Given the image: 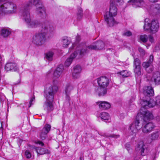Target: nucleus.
I'll return each instance as SVG.
<instances>
[{"mask_svg": "<svg viewBox=\"0 0 160 160\" xmlns=\"http://www.w3.org/2000/svg\"><path fill=\"white\" fill-rule=\"evenodd\" d=\"M55 29L52 25L46 21L42 24L40 32L36 33L33 37L32 42L36 45L41 46L44 44L47 33L52 34L54 32Z\"/></svg>", "mask_w": 160, "mask_h": 160, "instance_id": "1", "label": "nucleus"}, {"mask_svg": "<svg viewBox=\"0 0 160 160\" xmlns=\"http://www.w3.org/2000/svg\"><path fill=\"white\" fill-rule=\"evenodd\" d=\"M99 87L95 89L96 92L99 96H103L107 93V87L108 86L110 80L107 77L102 76L97 79Z\"/></svg>", "mask_w": 160, "mask_h": 160, "instance_id": "2", "label": "nucleus"}, {"mask_svg": "<svg viewBox=\"0 0 160 160\" xmlns=\"http://www.w3.org/2000/svg\"><path fill=\"white\" fill-rule=\"evenodd\" d=\"M117 9L116 6L112 3H111L109 12H107L104 15L105 20L109 26H112L116 23L113 17L117 15Z\"/></svg>", "mask_w": 160, "mask_h": 160, "instance_id": "3", "label": "nucleus"}, {"mask_svg": "<svg viewBox=\"0 0 160 160\" xmlns=\"http://www.w3.org/2000/svg\"><path fill=\"white\" fill-rule=\"evenodd\" d=\"M149 19L147 18L145 20L143 28L145 31H149L152 33L157 32L159 28V23L158 20L154 19L151 22H148Z\"/></svg>", "mask_w": 160, "mask_h": 160, "instance_id": "4", "label": "nucleus"}, {"mask_svg": "<svg viewBox=\"0 0 160 160\" xmlns=\"http://www.w3.org/2000/svg\"><path fill=\"white\" fill-rule=\"evenodd\" d=\"M17 7L14 3L8 2L0 6V17L5 13H12L15 12Z\"/></svg>", "mask_w": 160, "mask_h": 160, "instance_id": "5", "label": "nucleus"}, {"mask_svg": "<svg viewBox=\"0 0 160 160\" xmlns=\"http://www.w3.org/2000/svg\"><path fill=\"white\" fill-rule=\"evenodd\" d=\"M57 82V81H53V85L44 91V95L46 99V101L53 102L54 95L58 90Z\"/></svg>", "mask_w": 160, "mask_h": 160, "instance_id": "6", "label": "nucleus"}, {"mask_svg": "<svg viewBox=\"0 0 160 160\" xmlns=\"http://www.w3.org/2000/svg\"><path fill=\"white\" fill-rule=\"evenodd\" d=\"M26 7H23L22 8V16L23 19L27 23L29 28H35L37 27L38 24V23L37 21H31V18L29 12L27 11V8Z\"/></svg>", "mask_w": 160, "mask_h": 160, "instance_id": "7", "label": "nucleus"}, {"mask_svg": "<svg viewBox=\"0 0 160 160\" xmlns=\"http://www.w3.org/2000/svg\"><path fill=\"white\" fill-rule=\"evenodd\" d=\"M140 103L142 106L146 107L152 108L155 106L160 107V96H158L154 99H150L149 101L143 99Z\"/></svg>", "mask_w": 160, "mask_h": 160, "instance_id": "8", "label": "nucleus"}, {"mask_svg": "<svg viewBox=\"0 0 160 160\" xmlns=\"http://www.w3.org/2000/svg\"><path fill=\"white\" fill-rule=\"evenodd\" d=\"M76 46H77V50L74 52H76L77 56L78 55V58L82 57L89 51L87 46L84 44L78 45L74 43L72 46V48H74Z\"/></svg>", "mask_w": 160, "mask_h": 160, "instance_id": "9", "label": "nucleus"}, {"mask_svg": "<svg viewBox=\"0 0 160 160\" xmlns=\"http://www.w3.org/2000/svg\"><path fill=\"white\" fill-rule=\"evenodd\" d=\"M141 106L142 107L140 110V113L142 115L143 121L146 122L152 119L153 116L152 113L146 109L149 107H146L142 105Z\"/></svg>", "mask_w": 160, "mask_h": 160, "instance_id": "10", "label": "nucleus"}, {"mask_svg": "<svg viewBox=\"0 0 160 160\" xmlns=\"http://www.w3.org/2000/svg\"><path fill=\"white\" fill-rule=\"evenodd\" d=\"M141 128L142 127L140 124L139 121L136 120L130 125L128 129L131 134L133 135H135Z\"/></svg>", "mask_w": 160, "mask_h": 160, "instance_id": "11", "label": "nucleus"}, {"mask_svg": "<svg viewBox=\"0 0 160 160\" xmlns=\"http://www.w3.org/2000/svg\"><path fill=\"white\" fill-rule=\"evenodd\" d=\"M143 93L144 96L141 101L143 99L147 100L148 98L153 95L154 92L151 86H145L143 88Z\"/></svg>", "mask_w": 160, "mask_h": 160, "instance_id": "12", "label": "nucleus"}, {"mask_svg": "<svg viewBox=\"0 0 160 160\" xmlns=\"http://www.w3.org/2000/svg\"><path fill=\"white\" fill-rule=\"evenodd\" d=\"M154 128V125L151 122L144 124L142 126V131L144 133L147 134L150 132Z\"/></svg>", "mask_w": 160, "mask_h": 160, "instance_id": "13", "label": "nucleus"}, {"mask_svg": "<svg viewBox=\"0 0 160 160\" xmlns=\"http://www.w3.org/2000/svg\"><path fill=\"white\" fill-rule=\"evenodd\" d=\"M44 110L48 114L52 112L54 108L52 102L46 101L43 106Z\"/></svg>", "mask_w": 160, "mask_h": 160, "instance_id": "14", "label": "nucleus"}, {"mask_svg": "<svg viewBox=\"0 0 160 160\" xmlns=\"http://www.w3.org/2000/svg\"><path fill=\"white\" fill-rule=\"evenodd\" d=\"M5 69L6 72H17L18 68L15 63L8 62L5 67Z\"/></svg>", "mask_w": 160, "mask_h": 160, "instance_id": "15", "label": "nucleus"}, {"mask_svg": "<svg viewBox=\"0 0 160 160\" xmlns=\"http://www.w3.org/2000/svg\"><path fill=\"white\" fill-rule=\"evenodd\" d=\"M40 0H31L24 3L21 8V11H22V8L23 7H26V8H27V11L29 12L30 7L31 6L32 4L33 5L37 6L38 4L40 5Z\"/></svg>", "mask_w": 160, "mask_h": 160, "instance_id": "16", "label": "nucleus"}, {"mask_svg": "<svg viewBox=\"0 0 160 160\" xmlns=\"http://www.w3.org/2000/svg\"><path fill=\"white\" fill-rule=\"evenodd\" d=\"M81 70V67L80 65H77L74 67L72 74L73 78H79Z\"/></svg>", "mask_w": 160, "mask_h": 160, "instance_id": "17", "label": "nucleus"}, {"mask_svg": "<svg viewBox=\"0 0 160 160\" xmlns=\"http://www.w3.org/2000/svg\"><path fill=\"white\" fill-rule=\"evenodd\" d=\"M145 146L142 141H140L137 144L136 148L137 151L139 152L142 155H145L144 151L145 148Z\"/></svg>", "mask_w": 160, "mask_h": 160, "instance_id": "18", "label": "nucleus"}, {"mask_svg": "<svg viewBox=\"0 0 160 160\" xmlns=\"http://www.w3.org/2000/svg\"><path fill=\"white\" fill-rule=\"evenodd\" d=\"M96 103L98 105L99 108L102 109H108L111 107V105L109 103L105 101H99L97 102Z\"/></svg>", "mask_w": 160, "mask_h": 160, "instance_id": "19", "label": "nucleus"}, {"mask_svg": "<svg viewBox=\"0 0 160 160\" xmlns=\"http://www.w3.org/2000/svg\"><path fill=\"white\" fill-rule=\"evenodd\" d=\"M151 80L154 82L155 84L158 85L160 83V72H154L151 78Z\"/></svg>", "mask_w": 160, "mask_h": 160, "instance_id": "20", "label": "nucleus"}, {"mask_svg": "<svg viewBox=\"0 0 160 160\" xmlns=\"http://www.w3.org/2000/svg\"><path fill=\"white\" fill-rule=\"evenodd\" d=\"M32 148L35 150L38 154L40 155L44 154L47 153H50V152L46 148H41L40 147H35V146H32Z\"/></svg>", "mask_w": 160, "mask_h": 160, "instance_id": "21", "label": "nucleus"}, {"mask_svg": "<svg viewBox=\"0 0 160 160\" xmlns=\"http://www.w3.org/2000/svg\"><path fill=\"white\" fill-rule=\"evenodd\" d=\"M63 70V67L62 65H59L54 71L53 73L54 78H59Z\"/></svg>", "mask_w": 160, "mask_h": 160, "instance_id": "22", "label": "nucleus"}, {"mask_svg": "<svg viewBox=\"0 0 160 160\" xmlns=\"http://www.w3.org/2000/svg\"><path fill=\"white\" fill-rule=\"evenodd\" d=\"M142 66L148 73H150L153 71V68L152 64L148 62H143L142 63Z\"/></svg>", "mask_w": 160, "mask_h": 160, "instance_id": "23", "label": "nucleus"}, {"mask_svg": "<svg viewBox=\"0 0 160 160\" xmlns=\"http://www.w3.org/2000/svg\"><path fill=\"white\" fill-rule=\"evenodd\" d=\"M130 2L132 3L133 7H141L144 4V2L142 0H130Z\"/></svg>", "mask_w": 160, "mask_h": 160, "instance_id": "24", "label": "nucleus"}, {"mask_svg": "<svg viewBox=\"0 0 160 160\" xmlns=\"http://www.w3.org/2000/svg\"><path fill=\"white\" fill-rule=\"evenodd\" d=\"M36 12L37 14L43 18L45 17L46 15L44 8L40 6L37 8Z\"/></svg>", "mask_w": 160, "mask_h": 160, "instance_id": "25", "label": "nucleus"}, {"mask_svg": "<svg viewBox=\"0 0 160 160\" xmlns=\"http://www.w3.org/2000/svg\"><path fill=\"white\" fill-rule=\"evenodd\" d=\"M77 56L76 52H74L70 57L68 58L65 62V65L67 67H68L71 64L73 60Z\"/></svg>", "mask_w": 160, "mask_h": 160, "instance_id": "26", "label": "nucleus"}, {"mask_svg": "<svg viewBox=\"0 0 160 160\" xmlns=\"http://www.w3.org/2000/svg\"><path fill=\"white\" fill-rule=\"evenodd\" d=\"M11 33V31L8 29L4 28L1 30V35L3 38H6L9 36Z\"/></svg>", "mask_w": 160, "mask_h": 160, "instance_id": "27", "label": "nucleus"}, {"mask_svg": "<svg viewBox=\"0 0 160 160\" xmlns=\"http://www.w3.org/2000/svg\"><path fill=\"white\" fill-rule=\"evenodd\" d=\"M159 136V133L158 131L153 132L149 135V138L152 141H154L158 139Z\"/></svg>", "mask_w": 160, "mask_h": 160, "instance_id": "28", "label": "nucleus"}, {"mask_svg": "<svg viewBox=\"0 0 160 160\" xmlns=\"http://www.w3.org/2000/svg\"><path fill=\"white\" fill-rule=\"evenodd\" d=\"M134 71L136 77H139L142 75L141 67L134 68Z\"/></svg>", "mask_w": 160, "mask_h": 160, "instance_id": "29", "label": "nucleus"}, {"mask_svg": "<svg viewBox=\"0 0 160 160\" xmlns=\"http://www.w3.org/2000/svg\"><path fill=\"white\" fill-rule=\"evenodd\" d=\"M63 47H67L70 43V41L68 40L67 37H64L62 39Z\"/></svg>", "mask_w": 160, "mask_h": 160, "instance_id": "30", "label": "nucleus"}, {"mask_svg": "<svg viewBox=\"0 0 160 160\" xmlns=\"http://www.w3.org/2000/svg\"><path fill=\"white\" fill-rule=\"evenodd\" d=\"M153 12L156 14L160 13V4H156L154 5L153 9Z\"/></svg>", "mask_w": 160, "mask_h": 160, "instance_id": "31", "label": "nucleus"}, {"mask_svg": "<svg viewBox=\"0 0 160 160\" xmlns=\"http://www.w3.org/2000/svg\"><path fill=\"white\" fill-rule=\"evenodd\" d=\"M51 126L49 124H46L41 130L44 132L48 133L50 130Z\"/></svg>", "mask_w": 160, "mask_h": 160, "instance_id": "32", "label": "nucleus"}, {"mask_svg": "<svg viewBox=\"0 0 160 160\" xmlns=\"http://www.w3.org/2000/svg\"><path fill=\"white\" fill-rule=\"evenodd\" d=\"M100 117L102 120H108L110 118V116L108 113L106 112H102L100 113Z\"/></svg>", "mask_w": 160, "mask_h": 160, "instance_id": "33", "label": "nucleus"}, {"mask_svg": "<svg viewBox=\"0 0 160 160\" xmlns=\"http://www.w3.org/2000/svg\"><path fill=\"white\" fill-rule=\"evenodd\" d=\"M97 50H100L102 49L104 47V42L101 41H99L97 42L96 43Z\"/></svg>", "mask_w": 160, "mask_h": 160, "instance_id": "34", "label": "nucleus"}, {"mask_svg": "<svg viewBox=\"0 0 160 160\" xmlns=\"http://www.w3.org/2000/svg\"><path fill=\"white\" fill-rule=\"evenodd\" d=\"M73 88L72 85L69 84L67 85L65 89L66 94L67 95L69 94L71 91L73 90Z\"/></svg>", "mask_w": 160, "mask_h": 160, "instance_id": "35", "label": "nucleus"}, {"mask_svg": "<svg viewBox=\"0 0 160 160\" xmlns=\"http://www.w3.org/2000/svg\"><path fill=\"white\" fill-rule=\"evenodd\" d=\"M141 61L138 58L134 59L133 61V67H140L141 66Z\"/></svg>", "mask_w": 160, "mask_h": 160, "instance_id": "36", "label": "nucleus"}, {"mask_svg": "<svg viewBox=\"0 0 160 160\" xmlns=\"http://www.w3.org/2000/svg\"><path fill=\"white\" fill-rule=\"evenodd\" d=\"M123 78L127 77L130 75V72L127 70H123L119 72Z\"/></svg>", "mask_w": 160, "mask_h": 160, "instance_id": "37", "label": "nucleus"}, {"mask_svg": "<svg viewBox=\"0 0 160 160\" xmlns=\"http://www.w3.org/2000/svg\"><path fill=\"white\" fill-rule=\"evenodd\" d=\"M53 55V53L52 52H49L47 53L46 58L49 61H52V59Z\"/></svg>", "mask_w": 160, "mask_h": 160, "instance_id": "38", "label": "nucleus"}, {"mask_svg": "<svg viewBox=\"0 0 160 160\" xmlns=\"http://www.w3.org/2000/svg\"><path fill=\"white\" fill-rule=\"evenodd\" d=\"M148 39V36L146 35H141L140 37V40L143 42H146Z\"/></svg>", "mask_w": 160, "mask_h": 160, "instance_id": "39", "label": "nucleus"}, {"mask_svg": "<svg viewBox=\"0 0 160 160\" xmlns=\"http://www.w3.org/2000/svg\"><path fill=\"white\" fill-rule=\"evenodd\" d=\"M48 133L42 132L41 131V132L40 135V138L42 140H44L47 137V135Z\"/></svg>", "mask_w": 160, "mask_h": 160, "instance_id": "40", "label": "nucleus"}, {"mask_svg": "<svg viewBox=\"0 0 160 160\" xmlns=\"http://www.w3.org/2000/svg\"><path fill=\"white\" fill-rule=\"evenodd\" d=\"M88 50H97L96 45L95 44H91L87 47Z\"/></svg>", "mask_w": 160, "mask_h": 160, "instance_id": "41", "label": "nucleus"}, {"mask_svg": "<svg viewBox=\"0 0 160 160\" xmlns=\"http://www.w3.org/2000/svg\"><path fill=\"white\" fill-rule=\"evenodd\" d=\"M25 155L27 158H29L31 157V154L28 150H27L25 152Z\"/></svg>", "mask_w": 160, "mask_h": 160, "instance_id": "42", "label": "nucleus"}, {"mask_svg": "<svg viewBox=\"0 0 160 160\" xmlns=\"http://www.w3.org/2000/svg\"><path fill=\"white\" fill-rule=\"evenodd\" d=\"M138 49L141 55L143 56L145 54V51L142 48L139 47Z\"/></svg>", "mask_w": 160, "mask_h": 160, "instance_id": "43", "label": "nucleus"}, {"mask_svg": "<svg viewBox=\"0 0 160 160\" xmlns=\"http://www.w3.org/2000/svg\"><path fill=\"white\" fill-rule=\"evenodd\" d=\"M153 56L152 55H151L149 57V58L148 61L149 62H150L151 64L153 60Z\"/></svg>", "mask_w": 160, "mask_h": 160, "instance_id": "44", "label": "nucleus"}, {"mask_svg": "<svg viewBox=\"0 0 160 160\" xmlns=\"http://www.w3.org/2000/svg\"><path fill=\"white\" fill-rule=\"evenodd\" d=\"M35 96H34L33 97H32V98H31V100H30V101L29 103V104H30V105H29V107H31V105H32V102L33 101H34V100H35Z\"/></svg>", "mask_w": 160, "mask_h": 160, "instance_id": "45", "label": "nucleus"}, {"mask_svg": "<svg viewBox=\"0 0 160 160\" xmlns=\"http://www.w3.org/2000/svg\"><path fill=\"white\" fill-rule=\"evenodd\" d=\"M35 96H34L33 97H32V98H31V100H30V101L29 103V104H30V105H29V107H31V105H32V102L33 101H34V100H35Z\"/></svg>", "mask_w": 160, "mask_h": 160, "instance_id": "46", "label": "nucleus"}, {"mask_svg": "<svg viewBox=\"0 0 160 160\" xmlns=\"http://www.w3.org/2000/svg\"><path fill=\"white\" fill-rule=\"evenodd\" d=\"M105 136L106 137L108 136L109 137H112V138H118V137H119V135H114V134L111 135L109 136H106V135H105Z\"/></svg>", "mask_w": 160, "mask_h": 160, "instance_id": "47", "label": "nucleus"}, {"mask_svg": "<svg viewBox=\"0 0 160 160\" xmlns=\"http://www.w3.org/2000/svg\"><path fill=\"white\" fill-rule=\"evenodd\" d=\"M149 41L151 43H152L154 42V39L152 36L151 35H150L149 37Z\"/></svg>", "mask_w": 160, "mask_h": 160, "instance_id": "48", "label": "nucleus"}, {"mask_svg": "<svg viewBox=\"0 0 160 160\" xmlns=\"http://www.w3.org/2000/svg\"><path fill=\"white\" fill-rule=\"evenodd\" d=\"M36 143L39 144V145H40L42 146H43L44 145V144L41 141H38L37 142H35Z\"/></svg>", "mask_w": 160, "mask_h": 160, "instance_id": "49", "label": "nucleus"}, {"mask_svg": "<svg viewBox=\"0 0 160 160\" xmlns=\"http://www.w3.org/2000/svg\"><path fill=\"white\" fill-rule=\"evenodd\" d=\"M124 35L127 36H129L131 35L132 33L130 31H128L124 33Z\"/></svg>", "mask_w": 160, "mask_h": 160, "instance_id": "50", "label": "nucleus"}, {"mask_svg": "<svg viewBox=\"0 0 160 160\" xmlns=\"http://www.w3.org/2000/svg\"><path fill=\"white\" fill-rule=\"evenodd\" d=\"M82 15H83V14H80H80H77V19L79 20H80L82 17Z\"/></svg>", "mask_w": 160, "mask_h": 160, "instance_id": "51", "label": "nucleus"}, {"mask_svg": "<svg viewBox=\"0 0 160 160\" xmlns=\"http://www.w3.org/2000/svg\"><path fill=\"white\" fill-rule=\"evenodd\" d=\"M82 12V9L81 8H79L78 9L77 14H80H80H83Z\"/></svg>", "mask_w": 160, "mask_h": 160, "instance_id": "52", "label": "nucleus"}, {"mask_svg": "<svg viewBox=\"0 0 160 160\" xmlns=\"http://www.w3.org/2000/svg\"><path fill=\"white\" fill-rule=\"evenodd\" d=\"M80 38L79 36H77L76 38V41L78 42L80 40Z\"/></svg>", "mask_w": 160, "mask_h": 160, "instance_id": "53", "label": "nucleus"}, {"mask_svg": "<svg viewBox=\"0 0 160 160\" xmlns=\"http://www.w3.org/2000/svg\"><path fill=\"white\" fill-rule=\"evenodd\" d=\"M66 94V99L67 100L69 101L70 100V97L69 96V94H68L67 95Z\"/></svg>", "mask_w": 160, "mask_h": 160, "instance_id": "54", "label": "nucleus"}, {"mask_svg": "<svg viewBox=\"0 0 160 160\" xmlns=\"http://www.w3.org/2000/svg\"><path fill=\"white\" fill-rule=\"evenodd\" d=\"M150 2H157L158 0H149Z\"/></svg>", "mask_w": 160, "mask_h": 160, "instance_id": "55", "label": "nucleus"}, {"mask_svg": "<svg viewBox=\"0 0 160 160\" xmlns=\"http://www.w3.org/2000/svg\"><path fill=\"white\" fill-rule=\"evenodd\" d=\"M2 1L3 0H0V3H1Z\"/></svg>", "mask_w": 160, "mask_h": 160, "instance_id": "56", "label": "nucleus"}, {"mask_svg": "<svg viewBox=\"0 0 160 160\" xmlns=\"http://www.w3.org/2000/svg\"><path fill=\"white\" fill-rule=\"evenodd\" d=\"M80 160H82V158H81V157L80 158Z\"/></svg>", "mask_w": 160, "mask_h": 160, "instance_id": "57", "label": "nucleus"}]
</instances>
